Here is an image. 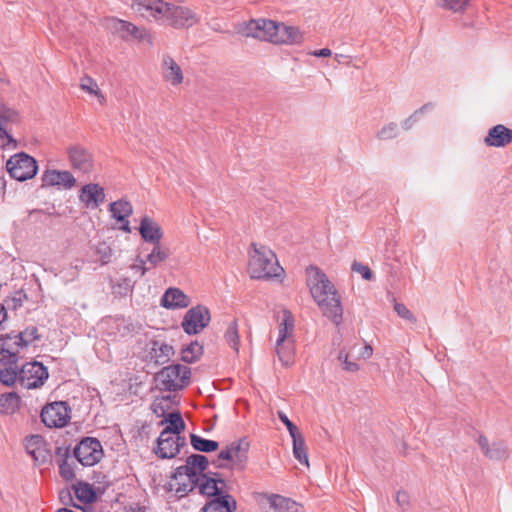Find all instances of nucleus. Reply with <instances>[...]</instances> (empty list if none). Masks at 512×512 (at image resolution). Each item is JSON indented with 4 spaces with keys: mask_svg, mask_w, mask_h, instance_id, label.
<instances>
[{
    "mask_svg": "<svg viewBox=\"0 0 512 512\" xmlns=\"http://www.w3.org/2000/svg\"><path fill=\"white\" fill-rule=\"evenodd\" d=\"M307 271L309 274L308 286L313 299L323 315L339 325L342 322L343 309L334 285L319 268L310 266Z\"/></svg>",
    "mask_w": 512,
    "mask_h": 512,
    "instance_id": "obj_1",
    "label": "nucleus"
},
{
    "mask_svg": "<svg viewBox=\"0 0 512 512\" xmlns=\"http://www.w3.org/2000/svg\"><path fill=\"white\" fill-rule=\"evenodd\" d=\"M254 253L250 256L248 272L253 279H270L280 277L284 273L275 254L266 247L258 249L253 243Z\"/></svg>",
    "mask_w": 512,
    "mask_h": 512,
    "instance_id": "obj_2",
    "label": "nucleus"
},
{
    "mask_svg": "<svg viewBox=\"0 0 512 512\" xmlns=\"http://www.w3.org/2000/svg\"><path fill=\"white\" fill-rule=\"evenodd\" d=\"M249 449L250 441L247 437H241L222 449L213 464L216 468H232L243 471L248 464Z\"/></svg>",
    "mask_w": 512,
    "mask_h": 512,
    "instance_id": "obj_3",
    "label": "nucleus"
},
{
    "mask_svg": "<svg viewBox=\"0 0 512 512\" xmlns=\"http://www.w3.org/2000/svg\"><path fill=\"white\" fill-rule=\"evenodd\" d=\"M154 380L161 391L176 392L190 384L191 369L179 363L171 364L155 373Z\"/></svg>",
    "mask_w": 512,
    "mask_h": 512,
    "instance_id": "obj_4",
    "label": "nucleus"
},
{
    "mask_svg": "<svg viewBox=\"0 0 512 512\" xmlns=\"http://www.w3.org/2000/svg\"><path fill=\"white\" fill-rule=\"evenodd\" d=\"M163 18L160 21L161 25L171 26L174 29H187L195 25L199 18L195 12L190 8L171 4L164 1L163 4Z\"/></svg>",
    "mask_w": 512,
    "mask_h": 512,
    "instance_id": "obj_5",
    "label": "nucleus"
},
{
    "mask_svg": "<svg viewBox=\"0 0 512 512\" xmlns=\"http://www.w3.org/2000/svg\"><path fill=\"white\" fill-rule=\"evenodd\" d=\"M6 170L11 178L23 182L35 177L38 172V164L29 154L19 152L7 160Z\"/></svg>",
    "mask_w": 512,
    "mask_h": 512,
    "instance_id": "obj_6",
    "label": "nucleus"
},
{
    "mask_svg": "<svg viewBox=\"0 0 512 512\" xmlns=\"http://www.w3.org/2000/svg\"><path fill=\"white\" fill-rule=\"evenodd\" d=\"M73 456L83 466H94L103 457L101 442L94 437H84L73 449Z\"/></svg>",
    "mask_w": 512,
    "mask_h": 512,
    "instance_id": "obj_7",
    "label": "nucleus"
},
{
    "mask_svg": "<svg viewBox=\"0 0 512 512\" xmlns=\"http://www.w3.org/2000/svg\"><path fill=\"white\" fill-rule=\"evenodd\" d=\"M49 373L41 362H27L20 368L19 383L23 388L36 389L44 385Z\"/></svg>",
    "mask_w": 512,
    "mask_h": 512,
    "instance_id": "obj_8",
    "label": "nucleus"
},
{
    "mask_svg": "<svg viewBox=\"0 0 512 512\" xmlns=\"http://www.w3.org/2000/svg\"><path fill=\"white\" fill-rule=\"evenodd\" d=\"M71 409L67 402L56 401L45 405L41 411V420L48 428H62L70 419Z\"/></svg>",
    "mask_w": 512,
    "mask_h": 512,
    "instance_id": "obj_9",
    "label": "nucleus"
},
{
    "mask_svg": "<svg viewBox=\"0 0 512 512\" xmlns=\"http://www.w3.org/2000/svg\"><path fill=\"white\" fill-rule=\"evenodd\" d=\"M196 485L199 493L208 497V499L230 495L227 491L225 479L217 472L208 471L199 474Z\"/></svg>",
    "mask_w": 512,
    "mask_h": 512,
    "instance_id": "obj_10",
    "label": "nucleus"
},
{
    "mask_svg": "<svg viewBox=\"0 0 512 512\" xmlns=\"http://www.w3.org/2000/svg\"><path fill=\"white\" fill-rule=\"evenodd\" d=\"M210 320L209 309L206 306L197 305L186 312L181 326L186 334L196 335L209 325Z\"/></svg>",
    "mask_w": 512,
    "mask_h": 512,
    "instance_id": "obj_11",
    "label": "nucleus"
},
{
    "mask_svg": "<svg viewBox=\"0 0 512 512\" xmlns=\"http://www.w3.org/2000/svg\"><path fill=\"white\" fill-rule=\"evenodd\" d=\"M24 348L15 331L2 334L0 336V363L3 365L16 364L20 358V350Z\"/></svg>",
    "mask_w": 512,
    "mask_h": 512,
    "instance_id": "obj_12",
    "label": "nucleus"
},
{
    "mask_svg": "<svg viewBox=\"0 0 512 512\" xmlns=\"http://www.w3.org/2000/svg\"><path fill=\"white\" fill-rule=\"evenodd\" d=\"M69 162L74 170L90 173L94 167L92 154L80 145H73L67 149Z\"/></svg>",
    "mask_w": 512,
    "mask_h": 512,
    "instance_id": "obj_13",
    "label": "nucleus"
},
{
    "mask_svg": "<svg viewBox=\"0 0 512 512\" xmlns=\"http://www.w3.org/2000/svg\"><path fill=\"white\" fill-rule=\"evenodd\" d=\"M478 445L486 458L492 461H503L509 458L510 452L504 440L489 442L484 435L478 437Z\"/></svg>",
    "mask_w": 512,
    "mask_h": 512,
    "instance_id": "obj_14",
    "label": "nucleus"
},
{
    "mask_svg": "<svg viewBox=\"0 0 512 512\" xmlns=\"http://www.w3.org/2000/svg\"><path fill=\"white\" fill-rule=\"evenodd\" d=\"M164 0H133L132 9L146 20H155L160 24L163 18Z\"/></svg>",
    "mask_w": 512,
    "mask_h": 512,
    "instance_id": "obj_15",
    "label": "nucleus"
},
{
    "mask_svg": "<svg viewBox=\"0 0 512 512\" xmlns=\"http://www.w3.org/2000/svg\"><path fill=\"white\" fill-rule=\"evenodd\" d=\"M79 200L85 207L96 209L105 201L104 189L99 184H86L79 191Z\"/></svg>",
    "mask_w": 512,
    "mask_h": 512,
    "instance_id": "obj_16",
    "label": "nucleus"
},
{
    "mask_svg": "<svg viewBox=\"0 0 512 512\" xmlns=\"http://www.w3.org/2000/svg\"><path fill=\"white\" fill-rule=\"evenodd\" d=\"M42 187L62 186L65 189H71L76 184V179L70 171L67 170H46L42 175Z\"/></svg>",
    "mask_w": 512,
    "mask_h": 512,
    "instance_id": "obj_17",
    "label": "nucleus"
},
{
    "mask_svg": "<svg viewBox=\"0 0 512 512\" xmlns=\"http://www.w3.org/2000/svg\"><path fill=\"white\" fill-rule=\"evenodd\" d=\"M108 27L113 33L118 34L124 40L128 39L130 36L142 40L145 36L144 30L139 29L131 22L118 18H111L108 21Z\"/></svg>",
    "mask_w": 512,
    "mask_h": 512,
    "instance_id": "obj_18",
    "label": "nucleus"
},
{
    "mask_svg": "<svg viewBox=\"0 0 512 512\" xmlns=\"http://www.w3.org/2000/svg\"><path fill=\"white\" fill-rule=\"evenodd\" d=\"M487 146L505 147L512 142V129L498 124L489 129L484 139Z\"/></svg>",
    "mask_w": 512,
    "mask_h": 512,
    "instance_id": "obj_19",
    "label": "nucleus"
},
{
    "mask_svg": "<svg viewBox=\"0 0 512 512\" xmlns=\"http://www.w3.org/2000/svg\"><path fill=\"white\" fill-rule=\"evenodd\" d=\"M190 298L179 288H168L161 298V305L167 309L186 308L190 305Z\"/></svg>",
    "mask_w": 512,
    "mask_h": 512,
    "instance_id": "obj_20",
    "label": "nucleus"
},
{
    "mask_svg": "<svg viewBox=\"0 0 512 512\" xmlns=\"http://www.w3.org/2000/svg\"><path fill=\"white\" fill-rule=\"evenodd\" d=\"M237 502L232 495L208 499L200 512H235Z\"/></svg>",
    "mask_w": 512,
    "mask_h": 512,
    "instance_id": "obj_21",
    "label": "nucleus"
},
{
    "mask_svg": "<svg viewBox=\"0 0 512 512\" xmlns=\"http://www.w3.org/2000/svg\"><path fill=\"white\" fill-rule=\"evenodd\" d=\"M139 233L142 239L150 244L160 242L163 237L161 226L148 216L141 219Z\"/></svg>",
    "mask_w": 512,
    "mask_h": 512,
    "instance_id": "obj_22",
    "label": "nucleus"
},
{
    "mask_svg": "<svg viewBox=\"0 0 512 512\" xmlns=\"http://www.w3.org/2000/svg\"><path fill=\"white\" fill-rule=\"evenodd\" d=\"M185 445V437L175 434L174 440L170 441L167 439V442H164L162 446L157 444L156 448H154V453L160 459H172L180 453L181 448Z\"/></svg>",
    "mask_w": 512,
    "mask_h": 512,
    "instance_id": "obj_23",
    "label": "nucleus"
},
{
    "mask_svg": "<svg viewBox=\"0 0 512 512\" xmlns=\"http://www.w3.org/2000/svg\"><path fill=\"white\" fill-rule=\"evenodd\" d=\"M163 78L172 85L177 86L183 82V73L180 66L170 55H164L162 59Z\"/></svg>",
    "mask_w": 512,
    "mask_h": 512,
    "instance_id": "obj_24",
    "label": "nucleus"
},
{
    "mask_svg": "<svg viewBox=\"0 0 512 512\" xmlns=\"http://www.w3.org/2000/svg\"><path fill=\"white\" fill-rule=\"evenodd\" d=\"M303 35L295 26H288L284 23L278 24L275 44H297L302 42Z\"/></svg>",
    "mask_w": 512,
    "mask_h": 512,
    "instance_id": "obj_25",
    "label": "nucleus"
},
{
    "mask_svg": "<svg viewBox=\"0 0 512 512\" xmlns=\"http://www.w3.org/2000/svg\"><path fill=\"white\" fill-rule=\"evenodd\" d=\"M269 512H303V506L290 498L272 495L269 498Z\"/></svg>",
    "mask_w": 512,
    "mask_h": 512,
    "instance_id": "obj_26",
    "label": "nucleus"
},
{
    "mask_svg": "<svg viewBox=\"0 0 512 512\" xmlns=\"http://www.w3.org/2000/svg\"><path fill=\"white\" fill-rule=\"evenodd\" d=\"M174 354L175 350L172 345L161 343L158 340L152 342L151 357L155 359L156 364L164 365L168 363Z\"/></svg>",
    "mask_w": 512,
    "mask_h": 512,
    "instance_id": "obj_27",
    "label": "nucleus"
},
{
    "mask_svg": "<svg viewBox=\"0 0 512 512\" xmlns=\"http://www.w3.org/2000/svg\"><path fill=\"white\" fill-rule=\"evenodd\" d=\"M76 498L84 504H92L97 500V493L92 484L84 481H78L73 485Z\"/></svg>",
    "mask_w": 512,
    "mask_h": 512,
    "instance_id": "obj_28",
    "label": "nucleus"
},
{
    "mask_svg": "<svg viewBox=\"0 0 512 512\" xmlns=\"http://www.w3.org/2000/svg\"><path fill=\"white\" fill-rule=\"evenodd\" d=\"M203 352V346L198 341H192L181 349L180 360L188 364L195 363L203 355Z\"/></svg>",
    "mask_w": 512,
    "mask_h": 512,
    "instance_id": "obj_29",
    "label": "nucleus"
},
{
    "mask_svg": "<svg viewBox=\"0 0 512 512\" xmlns=\"http://www.w3.org/2000/svg\"><path fill=\"white\" fill-rule=\"evenodd\" d=\"M109 210L112 217L117 221H123L133 213L132 204L124 199L112 202L109 205Z\"/></svg>",
    "mask_w": 512,
    "mask_h": 512,
    "instance_id": "obj_30",
    "label": "nucleus"
},
{
    "mask_svg": "<svg viewBox=\"0 0 512 512\" xmlns=\"http://www.w3.org/2000/svg\"><path fill=\"white\" fill-rule=\"evenodd\" d=\"M190 444L194 450L202 453L214 452L219 447L217 441L203 438L194 433L190 434Z\"/></svg>",
    "mask_w": 512,
    "mask_h": 512,
    "instance_id": "obj_31",
    "label": "nucleus"
},
{
    "mask_svg": "<svg viewBox=\"0 0 512 512\" xmlns=\"http://www.w3.org/2000/svg\"><path fill=\"white\" fill-rule=\"evenodd\" d=\"M21 403V398L15 392H9L0 395V412L3 414H13Z\"/></svg>",
    "mask_w": 512,
    "mask_h": 512,
    "instance_id": "obj_32",
    "label": "nucleus"
},
{
    "mask_svg": "<svg viewBox=\"0 0 512 512\" xmlns=\"http://www.w3.org/2000/svg\"><path fill=\"white\" fill-rule=\"evenodd\" d=\"M168 424L166 427L174 431V434L180 435L185 430V422L180 411L167 413L159 425Z\"/></svg>",
    "mask_w": 512,
    "mask_h": 512,
    "instance_id": "obj_33",
    "label": "nucleus"
},
{
    "mask_svg": "<svg viewBox=\"0 0 512 512\" xmlns=\"http://www.w3.org/2000/svg\"><path fill=\"white\" fill-rule=\"evenodd\" d=\"M152 245L153 249L148 254L146 261H148L152 267H156L169 258L171 251L168 247L161 245L160 242L152 243Z\"/></svg>",
    "mask_w": 512,
    "mask_h": 512,
    "instance_id": "obj_34",
    "label": "nucleus"
},
{
    "mask_svg": "<svg viewBox=\"0 0 512 512\" xmlns=\"http://www.w3.org/2000/svg\"><path fill=\"white\" fill-rule=\"evenodd\" d=\"M293 441V455L294 457L301 463L305 465H309L307 448L305 444V439L301 433L292 436Z\"/></svg>",
    "mask_w": 512,
    "mask_h": 512,
    "instance_id": "obj_35",
    "label": "nucleus"
},
{
    "mask_svg": "<svg viewBox=\"0 0 512 512\" xmlns=\"http://www.w3.org/2000/svg\"><path fill=\"white\" fill-rule=\"evenodd\" d=\"M20 369L16 364L6 365L0 369V383L5 386H12L16 381L19 382Z\"/></svg>",
    "mask_w": 512,
    "mask_h": 512,
    "instance_id": "obj_36",
    "label": "nucleus"
},
{
    "mask_svg": "<svg viewBox=\"0 0 512 512\" xmlns=\"http://www.w3.org/2000/svg\"><path fill=\"white\" fill-rule=\"evenodd\" d=\"M294 328V319L289 311H285L283 322L279 327V336L276 341L277 346H281L284 344L288 337V331L293 330Z\"/></svg>",
    "mask_w": 512,
    "mask_h": 512,
    "instance_id": "obj_37",
    "label": "nucleus"
},
{
    "mask_svg": "<svg viewBox=\"0 0 512 512\" xmlns=\"http://www.w3.org/2000/svg\"><path fill=\"white\" fill-rule=\"evenodd\" d=\"M186 463L191 466L193 471L198 474L206 473V469L209 465V460L205 455L202 454H191L186 458Z\"/></svg>",
    "mask_w": 512,
    "mask_h": 512,
    "instance_id": "obj_38",
    "label": "nucleus"
},
{
    "mask_svg": "<svg viewBox=\"0 0 512 512\" xmlns=\"http://www.w3.org/2000/svg\"><path fill=\"white\" fill-rule=\"evenodd\" d=\"M224 338L233 350H235L236 352L239 351L238 323L236 319L232 320L228 324Z\"/></svg>",
    "mask_w": 512,
    "mask_h": 512,
    "instance_id": "obj_39",
    "label": "nucleus"
},
{
    "mask_svg": "<svg viewBox=\"0 0 512 512\" xmlns=\"http://www.w3.org/2000/svg\"><path fill=\"white\" fill-rule=\"evenodd\" d=\"M262 32L261 40L275 43V37L277 35L278 22L268 19H261Z\"/></svg>",
    "mask_w": 512,
    "mask_h": 512,
    "instance_id": "obj_40",
    "label": "nucleus"
},
{
    "mask_svg": "<svg viewBox=\"0 0 512 512\" xmlns=\"http://www.w3.org/2000/svg\"><path fill=\"white\" fill-rule=\"evenodd\" d=\"M17 337L25 348L33 342L39 341L41 339V335L39 334L38 328L36 326H29L23 331L18 332Z\"/></svg>",
    "mask_w": 512,
    "mask_h": 512,
    "instance_id": "obj_41",
    "label": "nucleus"
},
{
    "mask_svg": "<svg viewBox=\"0 0 512 512\" xmlns=\"http://www.w3.org/2000/svg\"><path fill=\"white\" fill-rule=\"evenodd\" d=\"M80 87H81V89L88 92L89 94L95 95L99 99V102L101 104H104L105 97L102 94L101 90L99 89V87L94 79H92L89 76H84L81 79Z\"/></svg>",
    "mask_w": 512,
    "mask_h": 512,
    "instance_id": "obj_42",
    "label": "nucleus"
},
{
    "mask_svg": "<svg viewBox=\"0 0 512 512\" xmlns=\"http://www.w3.org/2000/svg\"><path fill=\"white\" fill-rule=\"evenodd\" d=\"M31 457L37 465L51 464L53 459L51 450L48 448L46 441L43 442V447L41 446L38 448L35 454H32Z\"/></svg>",
    "mask_w": 512,
    "mask_h": 512,
    "instance_id": "obj_43",
    "label": "nucleus"
},
{
    "mask_svg": "<svg viewBox=\"0 0 512 512\" xmlns=\"http://www.w3.org/2000/svg\"><path fill=\"white\" fill-rule=\"evenodd\" d=\"M471 0H436L438 6L453 12H462Z\"/></svg>",
    "mask_w": 512,
    "mask_h": 512,
    "instance_id": "obj_44",
    "label": "nucleus"
},
{
    "mask_svg": "<svg viewBox=\"0 0 512 512\" xmlns=\"http://www.w3.org/2000/svg\"><path fill=\"white\" fill-rule=\"evenodd\" d=\"M95 254L98 256L102 265H106L111 261L113 251L106 242H99L95 247Z\"/></svg>",
    "mask_w": 512,
    "mask_h": 512,
    "instance_id": "obj_45",
    "label": "nucleus"
},
{
    "mask_svg": "<svg viewBox=\"0 0 512 512\" xmlns=\"http://www.w3.org/2000/svg\"><path fill=\"white\" fill-rule=\"evenodd\" d=\"M261 19L250 20L243 28V34L246 37H253L261 40L262 25Z\"/></svg>",
    "mask_w": 512,
    "mask_h": 512,
    "instance_id": "obj_46",
    "label": "nucleus"
},
{
    "mask_svg": "<svg viewBox=\"0 0 512 512\" xmlns=\"http://www.w3.org/2000/svg\"><path fill=\"white\" fill-rule=\"evenodd\" d=\"M198 480L199 474L191 469V466L186 463L185 465L179 466L175 469L172 478L174 480H182L183 478Z\"/></svg>",
    "mask_w": 512,
    "mask_h": 512,
    "instance_id": "obj_47",
    "label": "nucleus"
},
{
    "mask_svg": "<svg viewBox=\"0 0 512 512\" xmlns=\"http://www.w3.org/2000/svg\"><path fill=\"white\" fill-rule=\"evenodd\" d=\"M276 353L279 358V361L288 366L293 362V352L291 344H282L281 346L276 345Z\"/></svg>",
    "mask_w": 512,
    "mask_h": 512,
    "instance_id": "obj_48",
    "label": "nucleus"
},
{
    "mask_svg": "<svg viewBox=\"0 0 512 512\" xmlns=\"http://www.w3.org/2000/svg\"><path fill=\"white\" fill-rule=\"evenodd\" d=\"M133 287L134 282L130 278L120 277L113 288L115 289L116 293L126 296L133 290Z\"/></svg>",
    "mask_w": 512,
    "mask_h": 512,
    "instance_id": "obj_49",
    "label": "nucleus"
},
{
    "mask_svg": "<svg viewBox=\"0 0 512 512\" xmlns=\"http://www.w3.org/2000/svg\"><path fill=\"white\" fill-rule=\"evenodd\" d=\"M398 135V126L394 122H390L389 124L382 127L381 130L377 133V138L380 140H389L393 139Z\"/></svg>",
    "mask_w": 512,
    "mask_h": 512,
    "instance_id": "obj_50",
    "label": "nucleus"
},
{
    "mask_svg": "<svg viewBox=\"0 0 512 512\" xmlns=\"http://www.w3.org/2000/svg\"><path fill=\"white\" fill-rule=\"evenodd\" d=\"M178 487L176 488V493L180 494L179 497L186 496L188 493L192 492L195 488H197V481L195 479H185V480H177Z\"/></svg>",
    "mask_w": 512,
    "mask_h": 512,
    "instance_id": "obj_51",
    "label": "nucleus"
},
{
    "mask_svg": "<svg viewBox=\"0 0 512 512\" xmlns=\"http://www.w3.org/2000/svg\"><path fill=\"white\" fill-rule=\"evenodd\" d=\"M44 438L40 435H31L26 438V450L29 455L35 454V452L43 447Z\"/></svg>",
    "mask_w": 512,
    "mask_h": 512,
    "instance_id": "obj_52",
    "label": "nucleus"
},
{
    "mask_svg": "<svg viewBox=\"0 0 512 512\" xmlns=\"http://www.w3.org/2000/svg\"><path fill=\"white\" fill-rule=\"evenodd\" d=\"M58 465H59L60 476L64 480L71 481V480H73L75 478L74 469H73L72 465H70L68 463L67 460H65V459L59 460L58 461Z\"/></svg>",
    "mask_w": 512,
    "mask_h": 512,
    "instance_id": "obj_53",
    "label": "nucleus"
},
{
    "mask_svg": "<svg viewBox=\"0 0 512 512\" xmlns=\"http://www.w3.org/2000/svg\"><path fill=\"white\" fill-rule=\"evenodd\" d=\"M348 353L345 350H341L338 354V361L342 364V368L347 372H356L359 370V366L356 362L348 359Z\"/></svg>",
    "mask_w": 512,
    "mask_h": 512,
    "instance_id": "obj_54",
    "label": "nucleus"
},
{
    "mask_svg": "<svg viewBox=\"0 0 512 512\" xmlns=\"http://www.w3.org/2000/svg\"><path fill=\"white\" fill-rule=\"evenodd\" d=\"M394 310L398 314L399 317L410 321L411 323H416L417 319L414 314L403 304V303H394Z\"/></svg>",
    "mask_w": 512,
    "mask_h": 512,
    "instance_id": "obj_55",
    "label": "nucleus"
},
{
    "mask_svg": "<svg viewBox=\"0 0 512 512\" xmlns=\"http://www.w3.org/2000/svg\"><path fill=\"white\" fill-rule=\"evenodd\" d=\"M169 409V405L164 403L159 397H156L151 405V410L157 417H163L167 414L166 411Z\"/></svg>",
    "mask_w": 512,
    "mask_h": 512,
    "instance_id": "obj_56",
    "label": "nucleus"
},
{
    "mask_svg": "<svg viewBox=\"0 0 512 512\" xmlns=\"http://www.w3.org/2000/svg\"><path fill=\"white\" fill-rule=\"evenodd\" d=\"M277 414L280 421L286 426L291 437L300 433L297 426L288 418V416L283 411H278Z\"/></svg>",
    "mask_w": 512,
    "mask_h": 512,
    "instance_id": "obj_57",
    "label": "nucleus"
},
{
    "mask_svg": "<svg viewBox=\"0 0 512 512\" xmlns=\"http://www.w3.org/2000/svg\"><path fill=\"white\" fill-rule=\"evenodd\" d=\"M352 270L361 274L362 278L365 280H371L373 278V273L371 269L362 263L354 262L352 264Z\"/></svg>",
    "mask_w": 512,
    "mask_h": 512,
    "instance_id": "obj_58",
    "label": "nucleus"
},
{
    "mask_svg": "<svg viewBox=\"0 0 512 512\" xmlns=\"http://www.w3.org/2000/svg\"><path fill=\"white\" fill-rule=\"evenodd\" d=\"M18 121V113L13 109H5L2 112H0V122H2L3 125H6L9 122H16Z\"/></svg>",
    "mask_w": 512,
    "mask_h": 512,
    "instance_id": "obj_59",
    "label": "nucleus"
},
{
    "mask_svg": "<svg viewBox=\"0 0 512 512\" xmlns=\"http://www.w3.org/2000/svg\"><path fill=\"white\" fill-rule=\"evenodd\" d=\"M5 125L0 122V146L5 147L10 144L16 145L15 139L7 132Z\"/></svg>",
    "mask_w": 512,
    "mask_h": 512,
    "instance_id": "obj_60",
    "label": "nucleus"
},
{
    "mask_svg": "<svg viewBox=\"0 0 512 512\" xmlns=\"http://www.w3.org/2000/svg\"><path fill=\"white\" fill-rule=\"evenodd\" d=\"M174 437H175L174 431H173V430H171V429H170V428H168V427H165V428L161 431V433H160L159 437L157 438L156 443H157L158 445L162 446V445H164V442H167V439H168V440H170V441H172V440H174Z\"/></svg>",
    "mask_w": 512,
    "mask_h": 512,
    "instance_id": "obj_61",
    "label": "nucleus"
},
{
    "mask_svg": "<svg viewBox=\"0 0 512 512\" xmlns=\"http://www.w3.org/2000/svg\"><path fill=\"white\" fill-rule=\"evenodd\" d=\"M396 501L403 509L409 506V495L405 491H398L396 495Z\"/></svg>",
    "mask_w": 512,
    "mask_h": 512,
    "instance_id": "obj_62",
    "label": "nucleus"
},
{
    "mask_svg": "<svg viewBox=\"0 0 512 512\" xmlns=\"http://www.w3.org/2000/svg\"><path fill=\"white\" fill-rule=\"evenodd\" d=\"M55 455H56V457H59L60 460H62V459L68 460V458L71 455L70 447L69 446H66V447L59 446V447H57L56 450H55Z\"/></svg>",
    "mask_w": 512,
    "mask_h": 512,
    "instance_id": "obj_63",
    "label": "nucleus"
},
{
    "mask_svg": "<svg viewBox=\"0 0 512 512\" xmlns=\"http://www.w3.org/2000/svg\"><path fill=\"white\" fill-rule=\"evenodd\" d=\"M137 261L139 264H133L130 266L132 270L139 271L141 276H144L145 273L148 271V267L145 266L146 261L141 259L140 257H137Z\"/></svg>",
    "mask_w": 512,
    "mask_h": 512,
    "instance_id": "obj_64",
    "label": "nucleus"
}]
</instances>
